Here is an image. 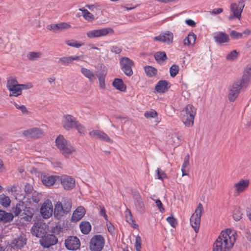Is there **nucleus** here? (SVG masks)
<instances>
[{"instance_id":"nucleus-54","label":"nucleus","mask_w":251,"mask_h":251,"mask_svg":"<svg viewBox=\"0 0 251 251\" xmlns=\"http://www.w3.org/2000/svg\"><path fill=\"white\" fill-rule=\"evenodd\" d=\"M230 35L232 39L237 40L243 38V33L237 32L235 30H232Z\"/></svg>"},{"instance_id":"nucleus-52","label":"nucleus","mask_w":251,"mask_h":251,"mask_svg":"<svg viewBox=\"0 0 251 251\" xmlns=\"http://www.w3.org/2000/svg\"><path fill=\"white\" fill-rule=\"evenodd\" d=\"M166 220L171 226L174 228L176 227L178 225L176 219L173 216H169L167 217Z\"/></svg>"},{"instance_id":"nucleus-30","label":"nucleus","mask_w":251,"mask_h":251,"mask_svg":"<svg viewBox=\"0 0 251 251\" xmlns=\"http://www.w3.org/2000/svg\"><path fill=\"white\" fill-rule=\"evenodd\" d=\"M26 243L25 238L20 236L15 238L12 242V244L17 249H21L23 247Z\"/></svg>"},{"instance_id":"nucleus-21","label":"nucleus","mask_w":251,"mask_h":251,"mask_svg":"<svg viewBox=\"0 0 251 251\" xmlns=\"http://www.w3.org/2000/svg\"><path fill=\"white\" fill-rule=\"evenodd\" d=\"M42 182L46 186H51L54 185L56 182L60 181V176H41Z\"/></svg>"},{"instance_id":"nucleus-59","label":"nucleus","mask_w":251,"mask_h":251,"mask_svg":"<svg viewBox=\"0 0 251 251\" xmlns=\"http://www.w3.org/2000/svg\"><path fill=\"white\" fill-rule=\"evenodd\" d=\"M100 216H103L106 221L108 220V216L107 214H106V211L105 209V208L103 206H100Z\"/></svg>"},{"instance_id":"nucleus-39","label":"nucleus","mask_w":251,"mask_h":251,"mask_svg":"<svg viewBox=\"0 0 251 251\" xmlns=\"http://www.w3.org/2000/svg\"><path fill=\"white\" fill-rule=\"evenodd\" d=\"M79 10L82 12L83 17L85 20L89 22H92L95 19L94 16L87 9L82 8H80Z\"/></svg>"},{"instance_id":"nucleus-18","label":"nucleus","mask_w":251,"mask_h":251,"mask_svg":"<svg viewBox=\"0 0 251 251\" xmlns=\"http://www.w3.org/2000/svg\"><path fill=\"white\" fill-rule=\"evenodd\" d=\"M65 245L67 249L73 251L78 249L80 244L78 238L75 236H70L65 240Z\"/></svg>"},{"instance_id":"nucleus-1","label":"nucleus","mask_w":251,"mask_h":251,"mask_svg":"<svg viewBox=\"0 0 251 251\" xmlns=\"http://www.w3.org/2000/svg\"><path fill=\"white\" fill-rule=\"evenodd\" d=\"M237 237V233L234 230L227 228L222 230L213 244L212 251H230Z\"/></svg>"},{"instance_id":"nucleus-53","label":"nucleus","mask_w":251,"mask_h":251,"mask_svg":"<svg viewBox=\"0 0 251 251\" xmlns=\"http://www.w3.org/2000/svg\"><path fill=\"white\" fill-rule=\"evenodd\" d=\"M242 217V214L239 209H235L233 213V218L236 221H239Z\"/></svg>"},{"instance_id":"nucleus-28","label":"nucleus","mask_w":251,"mask_h":251,"mask_svg":"<svg viewBox=\"0 0 251 251\" xmlns=\"http://www.w3.org/2000/svg\"><path fill=\"white\" fill-rule=\"evenodd\" d=\"M112 85L116 89L121 92H124L126 91V85L121 78H115L112 82Z\"/></svg>"},{"instance_id":"nucleus-26","label":"nucleus","mask_w":251,"mask_h":251,"mask_svg":"<svg viewBox=\"0 0 251 251\" xmlns=\"http://www.w3.org/2000/svg\"><path fill=\"white\" fill-rule=\"evenodd\" d=\"M170 87L169 83L167 80H161L159 81L155 87V90L158 93H163L167 91Z\"/></svg>"},{"instance_id":"nucleus-55","label":"nucleus","mask_w":251,"mask_h":251,"mask_svg":"<svg viewBox=\"0 0 251 251\" xmlns=\"http://www.w3.org/2000/svg\"><path fill=\"white\" fill-rule=\"evenodd\" d=\"M156 171L157 173V178L161 180H163L164 178H167L166 174L159 168H158Z\"/></svg>"},{"instance_id":"nucleus-44","label":"nucleus","mask_w":251,"mask_h":251,"mask_svg":"<svg viewBox=\"0 0 251 251\" xmlns=\"http://www.w3.org/2000/svg\"><path fill=\"white\" fill-rule=\"evenodd\" d=\"M11 201L9 198L4 194L0 195V204L3 207H7L10 205Z\"/></svg>"},{"instance_id":"nucleus-22","label":"nucleus","mask_w":251,"mask_h":251,"mask_svg":"<svg viewBox=\"0 0 251 251\" xmlns=\"http://www.w3.org/2000/svg\"><path fill=\"white\" fill-rule=\"evenodd\" d=\"M81 60V56L71 55L63 56L59 58L58 62L62 65L68 66L73 63L75 61H78Z\"/></svg>"},{"instance_id":"nucleus-20","label":"nucleus","mask_w":251,"mask_h":251,"mask_svg":"<svg viewBox=\"0 0 251 251\" xmlns=\"http://www.w3.org/2000/svg\"><path fill=\"white\" fill-rule=\"evenodd\" d=\"M60 181L64 188L66 190H70L75 186V180L74 178L65 176L60 177Z\"/></svg>"},{"instance_id":"nucleus-38","label":"nucleus","mask_w":251,"mask_h":251,"mask_svg":"<svg viewBox=\"0 0 251 251\" xmlns=\"http://www.w3.org/2000/svg\"><path fill=\"white\" fill-rule=\"evenodd\" d=\"M144 70L147 75L149 77L154 76L157 73V70L151 66H146L144 67Z\"/></svg>"},{"instance_id":"nucleus-33","label":"nucleus","mask_w":251,"mask_h":251,"mask_svg":"<svg viewBox=\"0 0 251 251\" xmlns=\"http://www.w3.org/2000/svg\"><path fill=\"white\" fill-rule=\"evenodd\" d=\"M189 158V154H187L184 158V162L181 167L182 176H183L188 175V174L186 172L189 170V167L190 166Z\"/></svg>"},{"instance_id":"nucleus-36","label":"nucleus","mask_w":251,"mask_h":251,"mask_svg":"<svg viewBox=\"0 0 251 251\" xmlns=\"http://www.w3.org/2000/svg\"><path fill=\"white\" fill-rule=\"evenodd\" d=\"M13 219V216L12 214L0 210V221L8 222L12 221Z\"/></svg>"},{"instance_id":"nucleus-49","label":"nucleus","mask_w":251,"mask_h":251,"mask_svg":"<svg viewBox=\"0 0 251 251\" xmlns=\"http://www.w3.org/2000/svg\"><path fill=\"white\" fill-rule=\"evenodd\" d=\"M179 71V66L177 65L174 64L170 68V75L174 77L176 75Z\"/></svg>"},{"instance_id":"nucleus-24","label":"nucleus","mask_w":251,"mask_h":251,"mask_svg":"<svg viewBox=\"0 0 251 251\" xmlns=\"http://www.w3.org/2000/svg\"><path fill=\"white\" fill-rule=\"evenodd\" d=\"M213 38L215 41L219 44L227 43L229 41V36L223 32H219L215 33Z\"/></svg>"},{"instance_id":"nucleus-27","label":"nucleus","mask_w":251,"mask_h":251,"mask_svg":"<svg viewBox=\"0 0 251 251\" xmlns=\"http://www.w3.org/2000/svg\"><path fill=\"white\" fill-rule=\"evenodd\" d=\"M66 214L64 209H63L62 203L58 201L54 206V216L57 219H60L64 214Z\"/></svg>"},{"instance_id":"nucleus-25","label":"nucleus","mask_w":251,"mask_h":251,"mask_svg":"<svg viewBox=\"0 0 251 251\" xmlns=\"http://www.w3.org/2000/svg\"><path fill=\"white\" fill-rule=\"evenodd\" d=\"M76 151L75 148L70 143L67 142L63 148L60 151L61 154L65 157H69L72 155Z\"/></svg>"},{"instance_id":"nucleus-2","label":"nucleus","mask_w":251,"mask_h":251,"mask_svg":"<svg viewBox=\"0 0 251 251\" xmlns=\"http://www.w3.org/2000/svg\"><path fill=\"white\" fill-rule=\"evenodd\" d=\"M6 87L10 92L9 97H18L22 94L23 90L31 88L32 85L30 83L19 84L15 78H10L7 80Z\"/></svg>"},{"instance_id":"nucleus-14","label":"nucleus","mask_w":251,"mask_h":251,"mask_svg":"<svg viewBox=\"0 0 251 251\" xmlns=\"http://www.w3.org/2000/svg\"><path fill=\"white\" fill-rule=\"evenodd\" d=\"M89 135L92 137H95L103 142H107L110 144L113 143V140L110 139L109 136L103 131L100 130H93L89 132Z\"/></svg>"},{"instance_id":"nucleus-4","label":"nucleus","mask_w":251,"mask_h":251,"mask_svg":"<svg viewBox=\"0 0 251 251\" xmlns=\"http://www.w3.org/2000/svg\"><path fill=\"white\" fill-rule=\"evenodd\" d=\"M203 209L202 204L199 203L194 213L192 214L190 219V224L195 231L197 233L198 232L199 230L201 219Z\"/></svg>"},{"instance_id":"nucleus-8","label":"nucleus","mask_w":251,"mask_h":251,"mask_svg":"<svg viewBox=\"0 0 251 251\" xmlns=\"http://www.w3.org/2000/svg\"><path fill=\"white\" fill-rule=\"evenodd\" d=\"M104 239L100 235L93 237L90 242V249L91 251H101L104 245Z\"/></svg>"},{"instance_id":"nucleus-9","label":"nucleus","mask_w":251,"mask_h":251,"mask_svg":"<svg viewBox=\"0 0 251 251\" xmlns=\"http://www.w3.org/2000/svg\"><path fill=\"white\" fill-rule=\"evenodd\" d=\"M245 5L244 0H239L238 3L232 2L230 5L229 8L231 12L234 14V16L239 20L241 19L242 13Z\"/></svg>"},{"instance_id":"nucleus-56","label":"nucleus","mask_w":251,"mask_h":251,"mask_svg":"<svg viewBox=\"0 0 251 251\" xmlns=\"http://www.w3.org/2000/svg\"><path fill=\"white\" fill-rule=\"evenodd\" d=\"M142 240L139 236H137L135 239V247L137 251H141Z\"/></svg>"},{"instance_id":"nucleus-48","label":"nucleus","mask_w":251,"mask_h":251,"mask_svg":"<svg viewBox=\"0 0 251 251\" xmlns=\"http://www.w3.org/2000/svg\"><path fill=\"white\" fill-rule=\"evenodd\" d=\"M238 54L239 52L236 50H233L226 55V59L229 61H233L237 58Z\"/></svg>"},{"instance_id":"nucleus-61","label":"nucleus","mask_w":251,"mask_h":251,"mask_svg":"<svg viewBox=\"0 0 251 251\" xmlns=\"http://www.w3.org/2000/svg\"><path fill=\"white\" fill-rule=\"evenodd\" d=\"M33 191V187L29 183H27L25 186V192L26 194H30Z\"/></svg>"},{"instance_id":"nucleus-12","label":"nucleus","mask_w":251,"mask_h":251,"mask_svg":"<svg viewBox=\"0 0 251 251\" xmlns=\"http://www.w3.org/2000/svg\"><path fill=\"white\" fill-rule=\"evenodd\" d=\"M243 88H244L241 86V85L237 81L234 82L230 87L229 89V94L228 96L229 100L232 102L235 101L236 98L238 97L240 90Z\"/></svg>"},{"instance_id":"nucleus-45","label":"nucleus","mask_w":251,"mask_h":251,"mask_svg":"<svg viewBox=\"0 0 251 251\" xmlns=\"http://www.w3.org/2000/svg\"><path fill=\"white\" fill-rule=\"evenodd\" d=\"M63 209L66 214L69 213L72 208V201L69 199H65L63 201Z\"/></svg>"},{"instance_id":"nucleus-37","label":"nucleus","mask_w":251,"mask_h":251,"mask_svg":"<svg viewBox=\"0 0 251 251\" xmlns=\"http://www.w3.org/2000/svg\"><path fill=\"white\" fill-rule=\"evenodd\" d=\"M236 81L239 83L241 86L244 88H246L248 86L251 81V76H249L248 75H247V74L245 75L244 74L242 78Z\"/></svg>"},{"instance_id":"nucleus-11","label":"nucleus","mask_w":251,"mask_h":251,"mask_svg":"<svg viewBox=\"0 0 251 251\" xmlns=\"http://www.w3.org/2000/svg\"><path fill=\"white\" fill-rule=\"evenodd\" d=\"M22 134L27 138L38 139L43 136L44 132L39 128L34 127L24 130Z\"/></svg>"},{"instance_id":"nucleus-13","label":"nucleus","mask_w":251,"mask_h":251,"mask_svg":"<svg viewBox=\"0 0 251 251\" xmlns=\"http://www.w3.org/2000/svg\"><path fill=\"white\" fill-rule=\"evenodd\" d=\"M46 225L42 222L35 223L31 228V232L33 235L37 237H42L46 232Z\"/></svg>"},{"instance_id":"nucleus-63","label":"nucleus","mask_w":251,"mask_h":251,"mask_svg":"<svg viewBox=\"0 0 251 251\" xmlns=\"http://www.w3.org/2000/svg\"><path fill=\"white\" fill-rule=\"evenodd\" d=\"M223 11V9L222 8H216V9H213L212 11H210V13L212 15H213V14L216 15V14H219L222 13Z\"/></svg>"},{"instance_id":"nucleus-10","label":"nucleus","mask_w":251,"mask_h":251,"mask_svg":"<svg viewBox=\"0 0 251 251\" xmlns=\"http://www.w3.org/2000/svg\"><path fill=\"white\" fill-rule=\"evenodd\" d=\"M77 121L76 119L73 116L66 114L62 117L61 125L64 129L70 130L74 128Z\"/></svg>"},{"instance_id":"nucleus-47","label":"nucleus","mask_w":251,"mask_h":251,"mask_svg":"<svg viewBox=\"0 0 251 251\" xmlns=\"http://www.w3.org/2000/svg\"><path fill=\"white\" fill-rule=\"evenodd\" d=\"M74 128H75L80 134H84L86 132L85 127L78 121L76 122Z\"/></svg>"},{"instance_id":"nucleus-31","label":"nucleus","mask_w":251,"mask_h":251,"mask_svg":"<svg viewBox=\"0 0 251 251\" xmlns=\"http://www.w3.org/2000/svg\"><path fill=\"white\" fill-rule=\"evenodd\" d=\"M196 36L193 32H190L188 36L185 37L183 40V43L185 46L193 45L196 41Z\"/></svg>"},{"instance_id":"nucleus-41","label":"nucleus","mask_w":251,"mask_h":251,"mask_svg":"<svg viewBox=\"0 0 251 251\" xmlns=\"http://www.w3.org/2000/svg\"><path fill=\"white\" fill-rule=\"evenodd\" d=\"M155 60L159 64L162 63L167 59L166 54L165 52H157L154 55Z\"/></svg>"},{"instance_id":"nucleus-16","label":"nucleus","mask_w":251,"mask_h":251,"mask_svg":"<svg viewBox=\"0 0 251 251\" xmlns=\"http://www.w3.org/2000/svg\"><path fill=\"white\" fill-rule=\"evenodd\" d=\"M71 25L66 22H61L56 24H50L47 26L48 29L54 33H59L60 32L70 28Z\"/></svg>"},{"instance_id":"nucleus-32","label":"nucleus","mask_w":251,"mask_h":251,"mask_svg":"<svg viewBox=\"0 0 251 251\" xmlns=\"http://www.w3.org/2000/svg\"><path fill=\"white\" fill-rule=\"evenodd\" d=\"M126 218V222L132 226L134 228L138 227V225L135 224L134 218L129 209H126L125 211Z\"/></svg>"},{"instance_id":"nucleus-46","label":"nucleus","mask_w":251,"mask_h":251,"mask_svg":"<svg viewBox=\"0 0 251 251\" xmlns=\"http://www.w3.org/2000/svg\"><path fill=\"white\" fill-rule=\"evenodd\" d=\"M135 206L137 210L141 213H143L145 211V206L142 199L139 198L137 199L135 202Z\"/></svg>"},{"instance_id":"nucleus-62","label":"nucleus","mask_w":251,"mask_h":251,"mask_svg":"<svg viewBox=\"0 0 251 251\" xmlns=\"http://www.w3.org/2000/svg\"><path fill=\"white\" fill-rule=\"evenodd\" d=\"M155 203L156 206L158 207L159 211L161 212H163L164 210V208L163 206L161 201L159 200H157L155 201Z\"/></svg>"},{"instance_id":"nucleus-6","label":"nucleus","mask_w":251,"mask_h":251,"mask_svg":"<svg viewBox=\"0 0 251 251\" xmlns=\"http://www.w3.org/2000/svg\"><path fill=\"white\" fill-rule=\"evenodd\" d=\"M120 64L121 70L126 75L130 76L133 75L132 68L134 65V63L132 60L128 57H123L120 60Z\"/></svg>"},{"instance_id":"nucleus-29","label":"nucleus","mask_w":251,"mask_h":251,"mask_svg":"<svg viewBox=\"0 0 251 251\" xmlns=\"http://www.w3.org/2000/svg\"><path fill=\"white\" fill-rule=\"evenodd\" d=\"M81 73L85 77L87 78L90 82H93L95 79L96 75L95 73L88 69L82 67L81 68Z\"/></svg>"},{"instance_id":"nucleus-50","label":"nucleus","mask_w":251,"mask_h":251,"mask_svg":"<svg viewBox=\"0 0 251 251\" xmlns=\"http://www.w3.org/2000/svg\"><path fill=\"white\" fill-rule=\"evenodd\" d=\"M41 55V53L39 52H29L27 57L30 60H35L39 58Z\"/></svg>"},{"instance_id":"nucleus-7","label":"nucleus","mask_w":251,"mask_h":251,"mask_svg":"<svg viewBox=\"0 0 251 251\" xmlns=\"http://www.w3.org/2000/svg\"><path fill=\"white\" fill-rule=\"evenodd\" d=\"M250 180L248 179H240L233 185L234 194L239 196L246 192L249 188Z\"/></svg>"},{"instance_id":"nucleus-17","label":"nucleus","mask_w":251,"mask_h":251,"mask_svg":"<svg viewBox=\"0 0 251 251\" xmlns=\"http://www.w3.org/2000/svg\"><path fill=\"white\" fill-rule=\"evenodd\" d=\"M57 239L53 234H47L42 237L40 240L41 245L44 248H49L51 246L54 245L57 243Z\"/></svg>"},{"instance_id":"nucleus-43","label":"nucleus","mask_w":251,"mask_h":251,"mask_svg":"<svg viewBox=\"0 0 251 251\" xmlns=\"http://www.w3.org/2000/svg\"><path fill=\"white\" fill-rule=\"evenodd\" d=\"M25 216L23 217V219L26 221H31L33 215V212L32 209L28 207L26 208L24 210Z\"/></svg>"},{"instance_id":"nucleus-15","label":"nucleus","mask_w":251,"mask_h":251,"mask_svg":"<svg viewBox=\"0 0 251 251\" xmlns=\"http://www.w3.org/2000/svg\"><path fill=\"white\" fill-rule=\"evenodd\" d=\"M52 204L51 202L47 200L45 201L40 208V212L45 219L50 218L52 214Z\"/></svg>"},{"instance_id":"nucleus-23","label":"nucleus","mask_w":251,"mask_h":251,"mask_svg":"<svg viewBox=\"0 0 251 251\" xmlns=\"http://www.w3.org/2000/svg\"><path fill=\"white\" fill-rule=\"evenodd\" d=\"M85 209L82 206H78L73 212L72 221L76 222L79 221L84 215Z\"/></svg>"},{"instance_id":"nucleus-57","label":"nucleus","mask_w":251,"mask_h":251,"mask_svg":"<svg viewBox=\"0 0 251 251\" xmlns=\"http://www.w3.org/2000/svg\"><path fill=\"white\" fill-rule=\"evenodd\" d=\"M41 198V194L34 192L33 193L32 195V200L33 202L35 203H38L40 201Z\"/></svg>"},{"instance_id":"nucleus-40","label":"nucleus","mask_w":251,"mask_h":251,"mask_svg":"<svg viewBox=\"0 0 251 251\" xmlns=\"http://www.w3.org/2000/svg\"><path fill=\"white\" fill-rule=\"evenodd\" d=\"M97 76L99 79V86L101 89H105L106 88L105 85V75L103 73H99L97 74Z\"/></svg>"},{"instance_id":"nucleus-19","label":"nucleus","mask_w":251,"mask_h":251,"mask_svg":"<svg viewBox=\"0 0 251 251\" xmlns=\"http://www.w3.org/2000/svg\"><path fill=\"white\" fill-rule=\"evenodd\" d=\"M173 33L168 31L154 37L153 40L162 42L167 44H171L173 42Z\"/></svg>"},{"instance_id":"nucleus-58","label":"nucleus","mask_w":251,"mask_h":251,"mask_svg":"<svg viewBox=\"0 0 251 251\" xmlns=\"http://www.w3.org/2000/svg\"><path fill=\"white\" fill-rule=\"evenodd\" d=\"M106 226L108 232L111 234H114L115 233V227L108 220L106 221Z\"/></svg>"},{"instance_id":"nucleus-60","label":"nucleus","mask_w":251,"mask_h":251,"mask_svg":"<svg viewBox=\"0 0 251 251\" xmlns=\"http://www.w3.org/2000/svg\"><path fill=\"white\" fill-rule=\"evenodd\" d=\"M122 47L118 46H113L111 48V51L116 54H119L122 51Z\"/></svg>"},{"instance_id":"nucleus-34","label":"nucleus","mask_w":251,"mask_h":251,"mask_svg":"<svg viewBox=\"0 0 251 251\" xmlns=\"http://www.w3.org/2000/svg\"><path fill=\"white\" fill-rule=\"evenodd\" d=\"M67 142L68 141L64 138L63 135H59L55 140V145L60 151Z\"/></svg>"},{"instance_id":"nucleus-51","label":"nucleus","mask_w":251,"mask_h":251,"mask_svg":"<svg viewBox=\"0 0 251 251\" xmlns=\"http://www.w3.org/2000/svg\"><path fill=\"white\" fill-rule=\"evenodd\" d=\"M157 116V113L155 110L151 109L149 111H146L144 113V116L146 118H154Z\"/></svg>"},{"instance_id":"nucleus-64","label":"nucleus","mask_w":251,"mask_h":251,"mask_svg":"<svg viewBox=\"0 0 251 251\" xmlns=\"http://www.w3.org/2000/svg\"><path fill=\"white\" fill-rule=\"evenodd\" d=\"M185 23H186L187 25L192 27H194L196 26V23L193 20L187 19L185 21Z\"/></svg>"},{"instance_id":"nucleus-5","label":"nucleus","mask_w":251,"mask_h":251,"mask_svg":"<svg viewBox=\"0 0 251 251\" xmlns=\"http://www.w3.org/2000/svg\"><path fill=\"white\" fill-rule=\"evenodd\" d=\"M114 33V31L113 28L106 27L90 30L86 33V35L88 38L93 39L105 36L108 34H113Z\"/></svg>"},{"instance_id":"nucleus-42","label":"nucleus","mask_w":251,"mask_h":251,"mask_svg":"<svg viewBox=\"0 0 251 251\" xmlns=\"http://www.w3.org/2000/svg\"><path fill=\"white\" fill-rule=\"evenodd\" d=\"M65 43L68 46L76 48H79L84 45V43H81L74 39L67 40Z\"/></svg>"},{"instance_id":"nucleus-3","label":"nucleus","mask_w":251,"mask_h":251,"mask_svg":"<svg viewBox=\"0 0 251 251\" xmlns=\"http://www.w3.org/2000/svg\"><path fill=\"white\" fill-rule=\"evenodd\" d=\"M197 109L192 105H187L181 111V118L183 123L186 126L191 127L194 125Z\"/></svg>"},{"instance_id":"nucleus-35","label":"nucleus","mask_w":251,"mask_h":251,"mask_svg":"<svg viewBox=\"0 0 251 251\" xmlns=\"http://www.w3.org/2000/svg\"><path fill=\"white\" fill-rule=\"evenodd\" d=\"M79 227L81 232L84 234H88L91 229L90 224L87 221H82L79 225Z\"/></svg>"}]
</instances>
